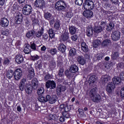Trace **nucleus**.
Here are the masks:
<instances>
[{"label":"nucleus","mask_w":124,"mask_h":124,"mask_svg":"<svg viewBox=\"0 0 124 124\" xmlns=\"http://www.w3.org/2000/svg\"><path fill=\"white\" fill-rule=\"evenodd\" d=\"M51 78V75H49V74H46L45 76V81H47V80H49V79Z\"/></svg>","instance_id":"obj_61"},{"label":"nucleus","mask_w":124,"mask_h":124,"mask_svg":"<svg viewBox=\"0 0 124 124\" xmlns=\"http://www.w3.org/2000/svg\"><path fill=\"white\" fill-rule=\"evenodd\" d=\"M32 24L33 26L38 25V19L34 18V17L32 18Z\"/></svg>","instance_id":"obj_47"},{"label":"nucleus","mask_w":124,"mask_h":124,"mask_svg":"<svg viewBox=\"0 0 124 124\" xmlns=\"http://www.w3.org/2000/svg\"><path fill=\"white\" fill-rule=\"evenodd\" d=\"M24 90H25V93H26L28 94H31L32 92V88L31 87V85L27 87H25Z\"/></svg>","instance_id":"obj_37"},{"label":"nucleus","mask_w":124,"mask_h":124,"mask_svg":"<svg viewBox=\"0 0 124 124\" xmlns=\"http://www.w3.org/2000/svg\"><path fill=\"white\" fill-rule=\"evenodd\" d=\"M78 111L79 112V114L81 116H83L84 113V110L82 108H79L78 109Z\"/></svg>","instance_id":"obj_58"},{"label":"nucleus","mask_w":124,"mask_h":124,"mask_svg":"<svg viewBox=\"0 0 124 124\" xmlns=\"http://www.w3.org/2000/svg\"><path fill=\"white\" fill-rule=\"evenodd\" d=\"M81 48L83 52H88L89 48H88V46L86 44L85 42H82L81 44Z\"/></svg>","instance_id":"obj_30"},{"label":"nucleus","mask_w":124,"mask_h":124,"mask_svg":"<svg viewBox=\"0 0 124 124\" xmlns=\"http://www.w3.org/2000/svg\"><path fill=\"white\" fill-rule=\"evenodd\" d=\"M102 58H103V53H99L93 58V60L95 62V61H99L101 60Z\"/></svg>","instance_id":"obj_32"},{"label":"nucleus","mask_w":124,"mask_h":124,"mask_svg":"<svg viewBox=\"0 0 124 124\" xmlns=\"http://www.w3.org/2000/svg\"><path fill=\"white\" fill-rule=\"evenodd\" d=\"M23 51L25 54H30L31 53V49L28 46L25 47Z\"/></svg>","instance_id":"obj_52"},{"label":"nucleus","mask_w":124,"mask_h":124,"mask_svg":"<svg viewBox=\"0 0 124 124\" xmlns=\"http://www.w3.org/2000/svg\"><path fill=\"white\" fill-rule=\"evenodd\" d=\"M49 118V120H53L54 121H57L58 120V117L55 114H50Z\"/></svg>","instance_id":"obj_46"},{"label":"nucleus","mask_w":124,"mask_h":124,"mask_svg":"<svg viewBox=\"0 0 124 124\" xmlns=\"http://www.w3.org/2000/svg\"><path fill=\"white\" fill-rule=\"evenodd\" d=\"M46 87L47 89H55L56 88V83L54 81L48 80L46 82Z\"/></svg>","instance_id":"obj_11"},{"label":"nucleus","mask_w":124,"mask_h":124,"mask_svg":"<svg viewBox=\"0 0 124 124\" xmlns=\"http://www.w3.org/2000/svg\"><path fill=\"white\" fill-rule=\"evenodd\" d=\"M77 60L78 62L81 65H84V64L86 63V60L85 59V58H84V56L82 55L78 56Z\"/></svg>","instance_id":"obj_14"},{"label":"nucleus","mask_w":124,"mask_h":124,"mask_svg":"<svg viewBox=\"0 0 124 124\" xmlns=\"http://www.w3.org/2000/svg\"><path fill=\"white\" fill-rule=\"evenodd\" d=\"M78 38V37L76 35H74L71 37V39H72V40H73V41H76V40H77Z\"/></svg>","instance_id":"obj_59"},{"label":"nucleus","mask_w":124,"mask_h":124,"mask_svg":"<svg viewBox=\"0 0 124 124\" xmlns=\"http://www.w3.org/2000/svg\"><path fill=\"white\" fill-rule=\"evenodd\" d=\"M15 20L16 24H21V22L23 20V17H22V16L21 15H17L16 16Z\"/></svg>","instance_id":"obj_31"},{"label":"nucleus","mask_w":124,"mask_h":124,"mask_svg":"<svg viewBox=\"0 0 124 124\" xmlns=\"http://www.w3.org/2000/svg\"><path fill=\"white\" fill-rule=\"evenodd\" d=\"M60 122L61 123H64V122H65V118H64V116H62L60 118Z\"/></svg>","instance_id":"obj_63"},{"label":"nucleus","mask_w":124,"mask_h":124,"mask_svg":"<svg viewBox=\"0 0 124 124\" xmlns=\"http://www.w3.org/2000/svg\"><path fill=\"white\" fill-rule=\"evenodd\" d=\"M44 32V29L43 28H41L40 30H39L37 33L36 34V36L37 37H38L39 38L41 37L42 35H43V33Z\"/></svg>","instance_id":"obj_33"},{"label":"nucleus","mask_w":124,"mask_h":124,"mask_svg":"<svg viewBox=\"0 0 124 124\" xmlns=\"http://www.w3.org/2000/svg\"><path fill=\"white\" fill-rule=\"evenodd\" d=\"M69 31L71 34H75L76 32V28L75 26H71L69 27Z\"/></svg>","instance_id":"obj_41"},{"label":"nucleus","mask_w":124,"mask_h":124,"mask_svg":"<svg viewBox=\"0 0 124 124\" xmlns=\"http://www.w3.org/2000/svg\"><path fill=\"white\" fill-rule=\"evenodd\" d=\"M114 24L113 23H110L107 26V31H109L114 29Z\"/></svg>","instance_id":"obj_44"},{"label":"nucleus","mask_w":124,"mask_h":124,"mask_svg":"<svg viewBox=\"0 0 124 124\" xmlns=\"http://www.w3.org/2000/svg\"><path fill=\"white\" fill-rule=\"evenodd\" d=\"M62 115L65 119H68V118H69V114L68 113V111L63 112L62 113Z\"/></svg>","instance_id":"obj_49"},{"label":"nucleus","mask_w":124,"mask_h":124,"mask_svg":"<svg viewBox=\"0 0 124 124\" xmlns=\"http://www.w3.org/2000/svg\"><path fill=\"white\" fill-rule=\"evenodd\" d=\"M64 91H65V86H63L62 85L57 86L56 93L58 95H59V93L60 94L62 92H64Z\"/></svg>","instance_id":"obj_17"},{"label":"nucleus","mask_w":124,"mask_h":124,"mask_svg":"<svg viewBox=\"0 0 124 124\" xmlns=\"http://www.w3.org/2000/svg\"><path fill=\"white\" fill-rule=\"evenodd\" d=\"M48 34L50 38H54L55 37V33H54V30L52 29H49Z\"/></svg>","instance_id":"obj_40"},{"label":"nucleus","mask_w":124,"mask_h":124,"mask_svg":"<svg viewBox=\"0 0 124 124\" xmlns=\"http://www.w3.org/2000/svg\"><path fill=\"white\" fill-rule=\"evenodd\" d=\"M115 88H116V86L114 84L113 82H109L107 86L106 91L109 93H111L113 92Z\"/></svg>","instance_id":"obj_10"},{"label":"nucleus","mask_w":124,"mask_h":124,"mask_svg":"<svg viewBox=\"0 0 124 124\" xmlns=\"http://www.w3.org/2000/svg\"><path fill=\"white\" fill-rule=\"evenodd\" d=\"M31 83L28 81L26 78H22L19 82V89L20 91H23L25 90V88L30 87Z\"/></svg>","instance_id":"obj_3"},{"label":"nucleus","mask_w":124,"mask_h":124,"mask_svg":"<svg viewBox=\"0 0 124 124\" xmlns=\"http://www.w3.org/2000/svg\"><path fill=\"white\" fill-rule=\"evenodd\" d=\"M78 70V66H77V65H76L75 64L71 65L70 66L69 71L71 73H76V72H77Z\"/></svg>","instance_id":"obj_16"},{"label":"nucleus","mask_w":124,"mask_h":124,"mask_svg":"<svg viewBox=\"0 0 124 124\" xmlns=\"http://www.w3.org/2000/svg\"><path fill=\"white\" fill-rule=\"evenodd\" d=\"M34 6L36 8L43 9V8L45 6V2L44 0H36L34 3Z\"/></svg>","instance_id":"obj_6"},{"label":"nucleus","mask_w":124,"mask_h":124,"mask_svg":"<svg viewBox=\"0 0 124 124\" xmlns=\"http://www.w3.org/2000/svg\"><path fill=\"white\" fill-rule=\"evenodd\" d=\"M84 0H75V2L77 5H82Z\"/></svg>","instance_id":"obj_51"},{"label":"nucleus","mask_w":124,"mask_h":124,"mask_svg":"<svg viewBox=\"0 0 124 124\" xmlns=\"http://www.w3.org/2000/svg\"><path fill=\"white\" fill-rule=\"evenodd\" d=\"M31 6L26 4L23 8L22 12L24 15H30L31 13Z\"/></svg>","instance_id":"obj_8"},{"label":"nucleus","mask_w":124,"mask_h":124,"mask_svg":"<svg viewBox=\"0 0 124 124\" xmlns=\"http://www.w3.org/2000/svg\"><path fill=\"white\" fill-rule=\"evenodd\" d=\"M9 31L8 29H6L3 32H2V34L3 35H6L7 36L8 34H9Z\"/></svg>","instance_id":"obj_60"},{"label":"nucleus","mask_w":124,"mask_h":124,"mask_svg":"<svg viewBox=\"0 0 124 124\" xmlns=\"http://www.w3.org/2000/svg\"><path fill=\"white\" fill-rule=\"evenodd\" d=\"M101 45L103 47H109L111 45V40L106 39L102 42Z\"/></svg>","instance_id":"obj_23"},{"label":"nucleus","mask_w":124,"mask_h":124,"mask_svg":"<svg viewBox=\"0 0 124 124\" xmlns=\"http://www.w3.org/2000/svg\"><path fill=\"white\" fill-rule=\"evenodd\" d=\"M6 76L8 79H11L14 76V71L12 70H9L6 72Z\"/></svg>","instance_id":"obj_25"},{"label":"nucleus","mask_w":124,"mask_h":124,"mask_svg":"<svg viewBox=\"0 0 124 124\" xmlns=\"http://www.w3.org/2000/svg\"><path fill=\"white\" fill-rule=\"evenodd\" d=\"M93 46L95 48H96L97 46H99L101 44V41L100 40L97 39L96 40H93Z\"/></svg>","instance_id":"obj_29"},{"label":"nucleus","mask_w":124,"mask_h":124,"mask_svg":"<svg viewBox=\"0 0 124 124\" xmlns=\"http://www.w3.org/2000/svg\"><path fill=\"white\" fill-rule=\"evenodd\" d=\"M120 78L122 79V80H124V72H122L120 74Z\"/></svg>","instance_id":"obj_64"},{"label":"nucleus","mask_w":124,"mask_h":124,"mask_svg":"<svg viewBox=\"0 0 124 124\" xmlns=\"http://www.w3.org/2000/svg\"><path fill=\"white\" fill-rule=\"evenodd\" d=\"M64 71V69L62 68H61L59 70V75L60 77H62L63 75V72Z\"/></svg>","instance_id":"obj_53"},{"label":"nucleus","mask_w":124,"mask_h":124,"mask_svg":"<svg viewBox=\"0 0 124 124\" xmlns=\"http://www.w3.org/2000/svg\"><path fill=\"white\" fill-rule=\"evenodd\" d=\"M32 88L34 90H36L38 88V80L37 78H34L31 81Z\"/></svg>","instance_id":"obj_18"},{"label":"nucleus","mask_w":124,"mask_h":124,"mask_svg":"<svg viewBox=\"0 0 124 124\" xmlns=\"http://www.w3.org/2000/svg\"><path fill=\"white\" fill-rule=\"evenodd\" d=\"M83 16L86 18H93V13L90 10H86L83 12Z\"/></svg>","instance_id":"obj_13"},{"label":"nucleus","mask_w":124,"mask_h":124,"mask_svg":"<svg viewBox=\"0 0 124 124\" xmlns=\"http://www.w3.org/2000/svg\"><path fill=\"white\" fill-rule=\"evenodd\" d=\"M96 81V77L95 76H92L90 77L89 82L90 84H93Z\"/></svg>","instance_id":"obj_39"},{"label":"nucleus","mask_w":124,"mask_h":124,"mask_svg":"<svg viewBox=\"0 0 124 124\" xmlns=\"http://www.w3.org/2000/svg\"><path fill=\"white\" fill-rule=\"evenodd\" d=\"M112 82L113 84H114L115 85H119V84L121 83V78L118 77H114L112 78Z\"/></svg>","instance_id":"obj_27"},{"label":"nucleus","mask_w":124,"mask_h":124,"mask_svg":"<svg viewBox=\"0 0 124 124\" xmlns=\"http://www.w3.org/2000/svg\"><path fill=\"white\" fill-rule=\"evenodd\" d=\"M30 47L32 50L33 51H35L36 50V45L33 42H31L30 43Z\"/></svg>","instance_id":"obj_45"},{"label":"nucleus","mask_w":124,"mask_h":124,"mask_svg":"<svg viewBox=\"0 0 124 124\" xmlns=\"http://www.w3.org/2000/svg\"><path fill=\"white\" fill-rule=\"evenodd\" d=\"M23 72L21 70V69H17L14 72V76L15 80L19 81L20 79L22 78Z\"/></svg>","instance_id":"obj_7"},{"label":"nucleus","mask_w":124,"mask_h":124,"mask_svg":"<svg viewBox=\"0 0 124 124\" xmlns=\"http://www.w3.org/2000/svg\"><path fill=\"white\" fill-rule=\"evenodd\" d=\"M57 49L62 53H64L66 49V46L63 44H60L57 46Z\"/></svg>","instance_id":"obj_19"},{"label":"nucleus","mask_w":124,"mask_h":124,"mask_svg":"<svg viewBox=\"0 0 124 124\" xmlns=\"http://www.w3.org/2000/svg\"><path fill=\"white\" fill-rule=\"evenodd\" d=\"M38 59H39V56L37 55L31 56V60H32V61H36L38 60Z\"/></svg>","instance_id":"obj_56"},{"label":"nucleus","mask_w":124,"mask_h":124,"mask_svg":"<svg viewBox=\"0 0 124 124\" xmlns=\"http://www.w3.org/2000/svg\"><path fill=\"white\" fill-rule=\"evenodd\" d=\"M71 106H70L68 108V106L67 105H65V107H64V110L65 111V112H68V111H69V110H70L71 107Z\"/></svg>","instance_id":"obj_55"},{"label":"nucleus","mask_w":124,"mask_h":124,"mask_svg":"<svg viewBox=\"0 0 124 124\" xmlns=\"http://www.w3.org/2000/svg\"><path fill=\"white\" fill-rule=\"evenodd\" d=\"M68 38H69L68 34L67 33H64L63 34L61 35L60 37V40L61 42H67Z\"/></svg>","instance_id":"obj_15"},{"label":"nucleus","mask_w":124,"mask_h":124,"mask_svg":"<svg viewBox=\"0 0 124 124\" xmlns=\"http://www.w3.org/2000/svg\"><path fill=\"white\" fill-rule=\"evenodd\" d=\"M83 8L86 10H93L94 8V4L93 0H85L83 3Z\"/></svg>","instance_id":"obj_4"},{"label":"nucleus","mask_w":124,"mask_h":124,"mask_svg":"<svg viewBox=\"0 0 124 124\" xmlns=\"http://www.w3.org/2000/svg\"><path fill=\"white\" fill-rule=\"evenodd\" d=\"M89 95L93 102L99 103L101 101V96L97 93V88L96 87L93 88L90 91Z\"/></svg>","instance_id":"obj_1"},{"label":"nucleus","mask_w":124,"mask_h":124,"mask_svg":"<svg viewBox=\"0 0 124 124\" xmlns=\"http://www.w3.org/2000/svg\"><path fill=\"white\" fill-rule=\"evenodd\" d=\"M9 25V21L6 18H3L1 19L0 21V26L2 27V28H6V27H8Z\"/></svg>","instance_id":"obj_12"},{"label":"nucleus","mask_w":124,"mask_h":124,"mask_svg":"<svg viewBox=\"0 0 124 124\" xmlns=\"http://www.w3.org/2000/svg\"><path fill=\"white\" fill-rule=\"evenodd\" d=\"M15 59L16 62H17V63H22L24 61V58L23 57V56L21 55H16Z\"/></svg>","instance_id":"obj_24"},{"label":"nucleus","mask_w":124,"mask_h":124,"mask_svg":"<svg viewBox=\"0 0 124 124\" xmlns=\"http://www.w3.org/2000/svg\"><path fill=\"white\" fill-rule=\"evenodd\" d=\"M69 54L71 57H73L76 55V49L74 48H71L69 51Z\"/></svg>","instance_id":"obj_43"},{"label":"nucleus","mask_w":124,"mask_h":124,"mask_svg":"<svg viewBox=\"0 0 124 124\" xmlns=\"http://www.w3.org/2000/svg\"><path fill=\"white\" fill-rule=\"evenodd\" d=\"M44 17L46 20H47L49 22L50 25H53L55 23V17L52 15V14L49 12L45 13Z\"/></svg>","instance_id":"obj_5"},{"label":"nucleus","mask_w":124,"mask_h":124,"mask_svg":"<svg viewBox=\"0 0 124 124\" xmlns=\"http://www.w3.org/2000/svg\"><path fill=\"white\" fill-rule=\"evenodd\" d=\"M121 96L123 99H124V87L122 88L121 90Z\"/></svg>","instance_id":"obj_57"},{"label":"nucleus","mask_w":124,"mask_h":124,"mask_svg":"<svg viewBox=\"0 0 124 124\" xmlns=\"http://www.w3.org/2000/svg\"><path fill=\"white\" fill-rule=\"evenodd\" d=\"M67 4L63 0H59L55 4V9L59 12H64L67 8Z\"/></svg>","instance_id":"obj_2"},{"label":"nucleus","mask_w":124,"mask_h":124,"mask_svg":"<svg viewBox=\"0 0 124 124\" xmlns=\"http://www.w3.org/2000/svg\"><path fill=\"white\" fill-rule=\"evenodd\" d=\"M66 16L68 18H71L73 16V14L71 12H69L67 13Z\"/></svg>","instance_id":"obj_62"},{"label":"nucleus","mask_w":124,"mask_h":124,"mask_svg":"<svg viewBox=\"0 0 124 124\" xmlns=\"http://www.w3.org/2000/svg\"><path fill=\"white\" fill-rule=\"evenodd\" d=\"M45 91V90L43 87H41L38 89L37 93L38 95H42V94H43V93H44Z\"/></svg>","instance_id":"obj_42"},{"label":"nucleus","mask_w":124,"mask_h":124,"mask_svg":"<svg viewBox=\"0 0 124 124\" xmlns=\"http://www.w3.org/2000/svg\"><path fill=\"white\" fill-rule=\"evenodd\" d=\"M53 95H50V94H47L46 95V102L47 101H50V100H51V98L52 97Z\"/></svg>","instance_id":"obj_54"},{"label":"nucleus","mask_w":124,"mask_h":124,"mask_svg":"<svg viewBox=\"0 0 124 124\" xmlns=\"http://www.w3.org/2000/svg\"><path fill=\"white\" fill-rule=\"evenodd\" d=\"M112 66H113V65L112 64V63L110 64V63H108L106 62H104L103 68H105L106 70H108L110 69V68L112 67Z\"/></svg>","instance_id":"obj_28"},{"label":"nucleus","mask_w":124,"mask_h":124,"mask_svg":"<svg viewBox=\"0 0 124 124\" xmlns=\"http://www.w3.org/2000/svg\"><path fill=\"white\" fill-rule=\"evenodd\" d=\"M58 98V96L56 95H53L51 99L49 100V103L50 104H53V103H55L57 99Z\"/></svg>","instance_id":"obj_38"},{"label":"nucleus","mask_w":124,"mask_h":124,"mask_svg":"<svg viewBox=\"0 0 124 124\" xmlns=\"http://www.w3.org/2000/svg\"><path fill=\"white\" fill-rule=\"evenodd\" d=\"M34 34H35V31H33V30H31L30 31H28L26 34V37H27V38H33V37H34Z\"/></svg>","instance_id":"obj_20"},{"label":"nucleus","mask_w":124,"mask_h":124,"mask_svg":"<svg viewBox=\"0 0 124 124\" xmlns=\"http://www.w3.org/2000/svg\"><path fill=\"white\" fill-rule=\"evenodd\" d=\"M54 26L55 30H59L60 29V23L59 21H57L56 23H54Z\"/></svg>","instance_id":"obj_50"},{"label":"nucleus","mask_w":124,"mask_h":124,"mask_svg":"<svg viewBox=\"0 0 124 124\" xmlns=\"http://www.w3.org/2000/svg\"><path fill=\"white\" fill-rule=\"evenodd\" d=\"M121 37V32L119 31H114L111 34V38L114 41L119 40Z\"/></svg>","instance_id":"obj_9"},{"label":"nucleus","mask_w":124,"mask_h":124,"mask_svg":"<svg viewBox=\"0 0 124 124\" xmlns=\"http://www.w3.org/2000/svg\"><path fill=\"white\" fill-rule=\"evenodd\" d=\"M49 53L52 56H55V55L57 54V53H58V50H57V48H51L49 50Z\"/></svg>","instance_id":"obj_36"},{"label":"nucleus","mask_w":124,"mask_h":124,"mask_svg":"<svg viewBox=\"0 0 124 124\" xmlns=\"http://www.w3.org/2000/svg\"><path fill=\"white\" fill-rule=\"evenodd\" d=\"M102 31H103V29L101 26H97L94 29V31L96 33H99V32H101Z\"/></svg>","instance_id":"obj_34"},{"label":"nucleus","mask_w":124,"mask_h":124,"mask_svg":"<svg viewBox=\"0 0 124 124\" xmlns=\"http://www.w3.org/2000/svg\"><path fill=\"white\" fill-rule=\"evenodd\" d=\"M102 83L103 84H106V83H108V82H109V80H110L111 79V78L108 75H103L102 76Z\"/></svg>","instance_id":"obj_22"},{"label":"nucleus","mask_w":124,"mask_h":124,"mask_svg":"<svg viewBox=\"0 0 124 124\" xmlns=\"http://www.w3.org/2000/svg\"><path fill=\"white\" fill-rule=\"evenodd\" d=\"M2 63L4 66H7L10 63V60L7 58H5L3 60Z\"/></svg>","instance_id":"obj_35"},{"label":"nucleus","mask_w":124,"mask_h":124,"mask_svg":"<svg viewBox=\"0 0 124 124\" xmlns=\"http://www.w3.org/2000/svg\"><path fill=\"white\" fill-rule=\"evenodd\" d=\"M38 99L40 102H46V98L42 96H40L38 98Z\"/></svg>","instance_id":"obj_48"},{"label":"nucleus","mask_w":124,"mask_h":124,"mask_svg":"<svg viewBox=\"0 0 124 124\" xmlns=\"http://www.w3.org/2000/svg\"><path fill=\"white\" fill-rule=\"evenodd\" d=\"M120 58V53L118 51H115L112 53L111 58L112 60H117Z\"/></svg>","instance_id":"obj_26"},{"label":"nucleus","mask_w":124,"mask_h":124,"mask_svg":"<svg viewBox=\"0 0 124 124\" xmlns=\"http://www.w3.org/2000/svg\"><path fill=\"white\" fill-rule=\"evenodd\" d=\"M86 33L87 36H92L93 34V28L91 25L87 27L86 30Z\"/></svg>","instance_id":"obj_21"}]
</instances>
